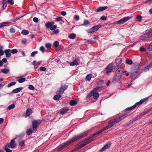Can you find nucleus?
<instances>
[{"label":"nucleus","mask_w":152,"mask_h":152,"mask_svg":"<svg viewBox=\"0 0 152 152\" xmlns=\"http://www.w3.org/2000/svg\"><path fill=\"white\" fill-rule=\"evenodd\" d=\"M86 135L87 134L86 133H83L80 134L79 135L75 136V137L69 140L68 142L66 143L61 144L60 147L58 148V150H59L62 149L64 148L67 146L71 143L72 142L77 141L80 139L86 136Z\"/></svg>","instance_id":"obj_1"},{"label":"nucleus","mask_w":152,"mask_h":152,"mask_svg":"<svg viewBox=\"0 0 152 152\" xmlns=\"http://www.w3.org/2000/svg\"><path fill=\"white\" fill-rule=\"evenodd\" d=\"M122 75V72L119 70L116 71L113 78V82L114 83L120 81Z\"/></svg>","instance_id":"obj_2"},{"label":"nucleus","mask_w":152,"mask_h":152,"mask_svg":"<svg viewBox=\"0 0 152 152\" xmlns=\"http://www.w3.org/2000/svg\"><path fill=\"white\" fill-rule=\"evenodd\" d=\"M130 19V17H126L117 21L116 22V23L118 24H122L126 22Z\"/></svg>","instance_id":"obj_3"},{"label":"nucleus","mask_w":152,"mask_h":152,"mask_svg":"<svg viewBox=\"0 0 152 152\" xmlns=\"http://www.w3.org/2000/svg\"><path fill=\"white\" fill-rule=\"evenodd\" d=\"M128 115V114L127 113H125L122 116L119 117L118 118L113 119V121H114L116 124L122 120L125 117L127 116Z\"/></svg>","instance_id":"obj_4"},{"label":"nucleus","mask_w":152,"mask_h":152,"mask_svg":"<svg viewBox=\"0 0 152 152\" xmlns=\"http://www.w3.org/2000/svg\"><path fill=\"white\" fill-rule=\"evenodd\" d=\"M100 26H101L100 25L95 26L89 29L88 30V32L89 33H91L94 32L100 28Z\"/></svg>","instance_id":"obj_5"},{"label":"nucleus","mask_w":152,"mask_h":152,"mask_svg":"<svg viewBox=\"0 0 152 152\" xmlns=\"http://www.w3.org/2000/svg\"><path fill=\"white\" fill-rule=\"evenodd\" d=\"M67 86L66 85H64L63 86H62L60 88L59 90L57 91V93L58 94H62L64 91L67 88Z\"/></svg>","instance_id":"obj_6"},{"label":"nucleus","mask_w":152,"mask_h":152,"mask_svg":"<svg viewBox=\"0 0 152 152\" xmlns=\"http://www.w3.org/2000/svg\"><path fill=\"white\" fill-rule=\"evenodd\" d=\"M113 64H110L107 66L104 71H105L106 73L108 75L109 73L112 71L113 69Z\"/></svg>","instance_id":"obj_7"},{"label":"nucleus","mask_w":152,"mask_h":152,"mask_svg":"<svg viewBox=\"0 0 152 152\" xmlns=\"http://www.w3.org/2000/svg\"><path fill=\"white\" fill-rule=\"evenodd\" d=\"M151 37L149 31L144 34L142 37V39L144 40H146L147 38Z\"/></svg>","instance_id":"obj_8"},{"label":"nucleus","mask_w":152,"mask_h":152,"mask_svg":"<svg viewBox=\"0 0 152 152\" xmlns=\"http://www.w3.org/2000/svg\"><path fill=\"white\" fill-rule=\"evenodd\" d=\"M78 59H75L72 62L69 63L71 66H77L78 65Z\"/></svg>","instance_id":"obj_9"},{"label":"nucleus","mask_w":152,"mask_h":152,"mask_svg":"<svg viewBox=\"0 0 152 152\" xmlns=\"http://www.w3.org/2000/svg\"><path fill=\"white\" fill-rule=\"evenodd\" d=\"M4 53H5L6 55V56L7 57H10L11 55V50L9 49H6L4 51Z\"/></svg>","instance_id":"obj_10"},{"label":"nucleus","mask_w":152,"mask_h":152,"mask_svg":"<svg viewBox=\"0 0 152 152\" xmlns=\"http://www.w3.org/2000/svg\"><path fill=\"white\" fill-rule=\"evenodd\" d=\"M91 93L92 94L93 96L94 99H97L99 97V94L97 92L93 91L91 92Z\"/></svg>","instance_id":"obj_11"},{"label":"nucleus","mask_w":152,"mask_h":152,"mask_svg":"<svg viewBox=\"0 0 152 152\" xmlns=\"http://www.w3.org/2000/svg\"><path fill=\"white\" fill-rule=\"evenodd\" d=\"M107 8V7H99L95 10V11L97 12H99L102 11L106 9Z\"/></svg>","instance_id":"obj_12"},{"label":"nucleus","mask_w":152,"mask_h":152,"mask_svg":"<svg viewBox=\"0 0 152 152\" xmlns=\"http://www.w3.org/2000/svg\"><path fill=\"white\" fill-rule=\"evenodd\" d=\"M32 111L31 110L28 108L27 109L26 113V117H28L32 113Z\"/></svg>","instance_id":"obj_13"},{"label":"nucleus","mask_w":152,"mask_h":152,"mask_svg":"<svg viewBox=\"0 0 152 152\" xmlns=\"http://www.w3.org/2000/svg\"><path fill=\"white\" fill-rule=\"evenodd\" d=\"M23 89V88L22 87L16 88L12 90V93L14 94L18 93L21 91Z\"/></svg>","instance_id":"obj_14"},{"label":"nucleus","mask_w":152,"mask_h":152,"mask_svg":"<svg viewBox=\"0 0 152 152\" xmlns=\"http://www.w3.org/2000/svg\"><path fill=\"white\" fill-rule=\"evenodd\" d=\"M86 144H84L83 143H81L77 147H75L74 149V151H76L78 150V149L84 147Z\"/></svg>","instance_id":"obj_15"},{"label":"nucleus","mask_w":152,"mask_h":152,"mask_svg":"<svg viewBox=\"0 0 152 152\" xmlns=\"http://www.w3.org/2000/svg\"><path fill=\"white\" fill-rule=\"evenodd\" d=\"M38 122L36 120H34L32 122V128L34 129L37 126Z\"/></svg>","instance_id":"obj_16"},{"label":"nucleus","mask_w":152,"mask_h":152,"mask_svg":"<svg viewBox=\"0 0 152 152\" xmlns=\"http://www.w3.org/2000/svg\"><path fill=\"white\" fill-rule=\"evenodd\" d=\"M68 109L67 108H64L61 109L60 110V113L61 115H63L66 113L68 111Z\"/></svg>","instance_id":"obj_17"},{"label":"nucleus","mask_w":152,"mask_h":152,"mask_svg":"<svg viewBox=\"0 0 152 152\" xmlns=\"http://www.w3.org/2000/svg\"><path fill=\"white\" fill-rule=\"evenodd\" d=\"M8 144L10 145V147L12 148H14L15 146V141L14 140H12L10 144Z\"/></svg>","instance_id":"obj_18"},{"label":"nucleus","mask_w":152,"mask_h":152,"mask_svg":"<svg viewBox=\"0 0 152 152\" xmlns=\"http://www.w3.org/2000/svg\"><path fill=\"white\" fill-rule=\"evenodd\" d=\"M34 130V129L32 128L27 129L26 130L27 134L28 135H30L32 133Z\"/></svg>","instance_id":"obj_19"},{"label":"nucleus","mask_w":152,"mask_h":152,"mask_svg":"<svg viewBox=\"0 0 152 152\" xmlns=\"http://www.w3.org/2000/svg\"><path fill=\"white\" fill-rule=\"evenodd\" d=\"M110 146V144H107L103 147L100 150L101 151H102L105 149L109 148Z\"/></svg>","instance_id":"obj_20"},{"label":"nucleus","mask_w":152,"mask_h":152,"mask_svg":"<svg viewBox=\"0 0 152 152\" xmlns=\"http://www.w3.org/2000/svg\"><path fill=\"white\" fill-rule=\"evenodd\" d=\"M9 148H10L9 144H7L4 147V148L6 152H12V151Z\"/></svg>","instance_id":"obj_21"},{"label":"nucleus","mask_w":152,"mask_h":152,"mask_svg":"<svg viewBox=\"0 0 152 152\" xmlns=\"http://www.w3.org/2000/svg\"><path fill=\"white\" fill-rule=\"evenodd\" d=\"M137 71H136L132 73L131 76V78L132 79H134L136 78L137 75Z\"/></svg>","instance_id":"obj_22"},{"label":"nucleus","mask_w":152,"mask_h":152,"mask_svg":"<svg viewBox=\"0 0 152 152\" xmlns=\"http://www.w3.org/2000/svg\"><path fill=\"white\" fill-rule=\"evenodd\" d=\"M9 69H1V71L0 72V73H2L4 74H6L9 73Z\"/></svg>","instance_id":"obj_23"},{"label":"nucleus","mask_w":152,"mask_h":152,"mask_svg":"<svg viewBox=\"0 0 152 152\" xmlns=\"http://www.w3.org/2000/svg\"><path fill=\"white\" fill-rule=\"evenodd\" d=\"M54 23L53 22H48L45 24V26L47 28H50L54 24Z\"/></svg>","instance_id":"obj_24"},{"label":"nucleus","mask_w":152,"mask_h":152,"mask_svg":"<svg viewBox=\"0 0 152 152\" xmlns=\"http://www.w3.org/2000/svg\"><path fill=\"white\" fill-rule=\"evenodd\" d=\"M76 37L75 34L74 33L71 34L68 36V37L69 39H75Z\"/></svg>","instance_id":"obj_25"},{"label":"nucleus","mask_w":152,"mask_h":152,"mask_svg":"<svg viewBox=\"0 0 152 152\" xmlns=\"http://www.w3.org/2000/svg\"><path fill=\"white\" fill-rule=\"evenodd\" d=\"M115 124V121H113V119L111 120L110 121H109L108 123V125H109L110 127L113 126Z\"/></svg>","instance_id":"obj_26"},{"label":"nucleus","mask_w":152,"mask_h":152,"mask_svg":"<svg viewBox=\"0 0 152 152\" xmlns=\"http://www.w3.org/2000/svg\"><path fill=\"white\" fill-rule=\"evenodd\" d=\"M103 131H102V130H99L97 132H96L92 136V137H95V136H98L99 135V134L101 133Z\"/></svg>","instance_id":"obj_27"},{"label":"nucleus","mask_w":152,"mask_h":152,"mask_svg":"<svg viewBox=\"0 0 152 152\" xmlns=\"http://www.w3.org/2000/svg\"><path fill=\"white\" fill-rule=\"evenodd\" d=\"M61 97V96L60 94L56 95L54 96L53 99L55 100H58Z\"/></svg>","instance_id":"obj_28"},{"label":"nucleus","mask_w":152,"mask_h":152,"mask_svg":"<svg viewBox=\"0 0 152 152\" xmlns=\"http://www.w3.org/2000/svg\"><path fill=\"white\" fill-rule=\"evenodd\" d=\"M121 62V58L117 59L116 60L115 63L118 66Z\"/></svg>","instance_id":"obj_29"},{"label":"nucleus","mask_w":152,"mask_h":152,"mask_svg":"<svg viewBox=\"0 0 152 152\" xmlns=\"http://www.w3.org/2000/svg\"><path fill=\"white\" fill-rule=\"evenodd\" d=\"M2 4L3 9H5L7 6V1L6 0H3Z\"/></svg>","instance_id":"obj_30"},{"label":"nucleus","mask_w":152,"mask_h":152,"mask_svg":"<svg viewBox=\"0 0 152 152\" xmlns=\"http://www.w3.org/2000/svg\"><path fill=\"white\" fill-rule=\"evenodd\" d=\"M77 104V102L75 100H72L70 102V104L71 106H74L76 105Z\"/></svg>","instance_id":"obj_31"},{"label":"nucleus","mask_w":152,"mask_h":152,"mask_svg":"<svg viewBox=\"0 0 152 152\" xmlns=\"http://www.w3.org/2000/svg\"><path fill=\"white\" fill-rule=\"evenodd\" d=\"M136 104H135L134 105L131 107H128L127 108H126V110H132L134 108H135L136 107Z\"/></svg>","instance_id":"obj_32"},{"label":"nucleus","mask_w":152,"mask_h":152,"mask_svg":"<svg viewBox=\"0 0 152 152\" xmlns=\"http://www.w3.org/2000/svg\"><path fill=\"white\" fill-rule=\"evenodd\" d=\"M15 107V105L14 104H12L8 106L7 108L9 110H11L12 109Z\"/></svg>","instance_id":"obj_33"},{"label":"nucleus","mask_w":152,"mask_h":152,"mask_svg":"<svg viewBox=\"0 0 152 152\" xmlns=\"http://www.w3.org/2000/svg\"><path fill=\"white\" fill-rule=\"evenodd\" d=\"M28 31L26 30H23L21 31V33L24 35H26L28 34Z\"/></svg>","instance_id":"obj_34"},{"label":"nucleus","mask_w":152,"mask_h":152,"mask_svg":"<svg viewBox=\"0 0 152 152\" xmlns=\"http://www.w3.org/2000/svg\"><path fill=\"white\" fill-rule=\"evenodd\" d=\"M26 80L25 78H20L18 80V82L19 83H21L24 82Z\"/></svg>","instance_id":"obj_35"},{"label":"nucleus","mask_w":152,"mask_h":152,"mask_svg":"<svg viewBox=\"0 0 152 152\" xmlns=\"http://www.w3.org/2000/svg\"><path fill=\"white\" fill-rule=\"evenodd\" d=\"M92 77V75L91 74H89L87 75L86 80H87L89 81L91 80Z\"/></svg>","instance_id":"obj_36"},{"label":"nucleus","mask_w":152,"mask_h":152,"mask_svg":"<svg viewBox=\"0 0 152 152\" xmlns=\"http://www.w3.org/2000/svg\"><path fill=\"white\" fill-rule=\"evenodd\" d=\"M55 20L57 22L63 21L62 18L61 17H58L55 18Z\"/></svg>","instance_id":"obj_37"},{"label":"nucleus","mask_w":152,"mask_h":152,"mask_svg":"<svg viewBox=\"0 0 152 152\" xmlns=\"http://www.w3.org/2000/svg\"><path fill=\"white\" fill-rule=\"evenodd\" d=\"M24 142L25 141L23 140L20 141L19 143V146L21 147L23 146L24 143Z\"/></svg>","instance_id":"obj_38"},{"label":"nucleus","mask_w":152,"mask_h":152,"mask_svg":"<svg viewBox=\"0 0 152 152\" xmlns=\"http://www.w3.org/2000/svg\"><path fill=\"white\" fill-rule=\"evenodd\" d=\"M18 52L17 49H15L11 50V53L13 54L17 53Z\"/></svg>","instance_id":"obj_39"},{"label":"nucleus","mask_w":152,"mask_h":152,"mask_svg":"<svg viewBox=\"0 0 152 152\" xmlns=\"http://www.w3.org/2000/svg\"><path fill=\"white\" fill-rule=\"evenodd\" d=\"M16 84V83L15 82H12L10 83H9L7 85L8 87H10L12 86H14Z\"/></svg>","instance_id":"obj_40"},{"label":"nucleus","mask_w":152,"mask_h":152,"mask_svg":"<svg viewBox=\"0 0 152 152\" xmlns=\"http://www.w3.org/2000/svg\"><path fill=\"white\" fill-rule=\"evenodd\" d=\"M57 28V26L56 25H54L53 26H51L50 29V30L51 31H54L55 29H56Z\"/></svg>","instance_id":"obj_41"},{"label":"nucleus","mask_w":152,"mask_h":152,"mask_svg":"<svg viewBox=\"0 0 152 152\" xmlns=\"http://www.w3.org/2000/svg\"><path fill=\"white\" fill-rule=\"evenodd\" d=\"M53 44L55 47H57L59 45V42L57 41H55L53 43Z\"/></svg>","instance_id":"obj_42"},{"label":"nucleus","mask_w":152,"mask_h":152,"mask_svg":"<svg viewBox=\"0 0 152 152\" xmlns=\"http://www.w3.org/2000/svg\"><path fill=\"white\" fill-rule=\"evenodd\" d=\"M136 18L138 20V21H140L142 18V17L140 15H137L136 17Z\"/></svg>","instance_id":"obj_43"},{"label":"nucleus","mask_w":152,"mask_h":152,"mask_svg":"<svg viewBox=\"0 0 152 152\" xmlns=\"http://www.w3.org/2000/svg\"><path fill=\"white\" fill-rule=\"evenodd\" d=\"M122 72V75H123V77H125L124 76V74H125L126 76H128L129 75V74L128 73H127L126 71H121Z\"/></svg>","instance_id":"obj_44"},{"label":"nucleus","mask_w":152,"mask_h":152,"mask_svg":"<svg viewBox=\"0 0 152 152\" xmlns=\"http://www.w3.org/2000/svg\"><path fill=\"white\" fill-rule=\"evenodd\" d=\"M2 27L7 26L9 25L10 24V23L9 22H3L1 23Z\"/></svg>","instance_id":"obj_45"},{"label":"nucleus","mask_w":152,"mask_h":152,"mask_svg":"<svg viewBox=\"0 0 152 152\" xmlns=\"http://www.w3.org/2000/svg\"><path fill=\"white\" fill-rule=\"evenodd\" d=\"M148 49L150 51L152 50V42L149 45Z\"/></svg>","instance_id":"obj_46"},{"label":"nucleus","mask_w":152,"mask_h":152,"mask_svg":"<svg viewBox=\"0 0 152 152\" xmlns=\"http://www.w3.org/2000/svg\"><path fill=\"white\" fill-rule=\"evenodd\" d=\"M126 62L128 64H131L132 63V61L131 60L127 59L126 60Z\"/></svg>","instance_id":"obj_47"},{"label":"nucleus","mask_w":152,"mask_h":152,"mask_svg":"<svg viewBox=\"0 0 152 152\" xmlns=\"http://www.w3.org/2000/svg\"><path fill=\"white\" fill-rule=\"evenodd\" d=\"M39 69L41 71H44L46 70V68L45 67L41 66L40 68Z\"/></svg>","instance_id":"obj_48"},{"label":"nucleus","mask_w":152,"mask_h":152,"mask_svg":"<svg viewBox=\"0 0 152 152\" xmlns=\"http://www.w3.org/2000/svg\"><path fill=\"white\" fill-rule=\"evenodd\" d=\"M28 88L29 89L31 90H34V86L31 85H29Z\"/></svg>","instance_id":"obj_49"},{"label":"nucleus","mask_w":152,"mask_h":152,"mask_svg":"<svg viewBox=\"0 0 152 152\" xmlns=\"http://www.w3.org/2000/svg\"><path fill=\"white\" fill-rule=\"evenodd\" d=\"M93 140L92 137H91L89 138H88L87 141V143H88L91 141H92Z\"/></svg>","instance_id":"obj_50"},{"label":"nucleus","mask_w":152,"mask_h":152,"mask_svg":"<svg viewBox=\"0 0 152 152\" xmlns=\"http://www.w3.org/2000/svg\"><path fill=\"white\" fill-rule=\"evenodd\" d=\"M38 52L37 51L33 52L31 53V56L32 57H34L36 54Z\"/></svg>","instance_id":"obj_51"},{"label":"nucleus","mask_w":152,"mask_h":152,"mask_svg":"<svg viewBox=\"0 0 152 152\" xmlns=\"http://www.w3.org/2000/svg\"><path fill=\"white\" fill-rule=\"evenodd\" d=\"M10 33H14L15 32V30L13 28H11L10 30Z\"/></svg>","instance_id":"obj_52"},{"label":"nucleus","mask_w":152,"mask_h":152,"mask_svg":"<svg viewBox=\"0 0 152 152\" xmlns=\"http://www.w3.org/2000/svg\"><path fill=\"white\" fill-rule=\"evenodd\" d=\"M100 20H107V18L104 16H102L100 18Z\"/></svg>","instance_id":"obj_53"},{"label":"nucleus","mask_w":152,"mask_h":152,"mask_svg":"<svg viewBox=\"0 0 152 152\" xmlns=\"http://www.w3.org/2000/svg\"><path fill=\"white\" fill-rule=\"evenodd\" d=\"M39 50L42 52V53H43L45 51V48L43 46H41L39 48Z\"/></svg>","instance_id":"obj_54"},{"label":"nucleus","mask_w":152,"mask_h":152,"mask_svg":"<svg viewBox=\"0 0 152 152\" xmlns=\"http://www.w3.org/2000/svg\"><path fill=\"white\" fill-rule=\"evenodd\" d=\"M8 3L11 5H13L14 4L13 0H8L7 1Z\"/></svg>","instance_id":"obj_55"},{"label":"nucleus","mask_w":152,"mask_h":152,"mask_svg":"<svg viewBox=\"0 0 152 152\" xmlns=\"http://www.w3.org/2000/svg\"><path fill=\"white\" fill-rule=\"evenodd\" d=\"M101 89V88L99 87H96L94 89L93 91H99Z\"/></svg>","instance_id":"obj_56"},{"label":"nucleus","mask_w":152,"mask_h":152,"mask_svg":"<svg viewBox=\"0 0 152 152\" xmlns=\"http://www.w3.org/2000/svg\"><path fill=\"white\" fill-rule=\"evenodd\" d=\"M51 45L50 43H47L45 45V47L47 48H50L51 47Z\"/></svg>","instance_id":"obj_57"},{"label":"nucleus","mask_w":152,"mask_h":152,"mask_svg":"<svg viewBox=\"0 0 152 152\" xmlns=\"http://www.w3.org/2000/svg\"><path fill=\"white\" fill-rule=\"evenodd\" d=\"M38 20V19L36 17H34L33 19V21L35 23H37Z\"/></svg>","instance_id":"obj_58"},{"label":"nucleus","mask_w":152,"mask_h":152,"mask_svg":"<svg viewBox=\"0 0 152 152\" xmlns=\"http://www.w3.org/2000/svg\"><path fill=\"white\" fill-rule=\"evenodd\" d=\"M148 99V97L145 98L141 100V102H142V103H143L145 102Z\"/></svg>","instance_id":"obj_59"},{"label":"nucleus","mask_w":152,"mask_h":152,"mask_svg":"<svg viewBox=\"0 0 152 152\" xmlns=\"http://www.w3.org/2000/svg\"><path fill=\"white\" fill-rule=\"evenodd\" d=\"M86 42L88 44H92L93 43L92 41L91 40H87Z\"/></svg>","instance_id":"obj_60"},{"label":"nucleus","mask_w":152,"mask_h":152,"mask_svg":"<svg viewBox=\"0 0 152 152\" xmlns=\"http://www.w3.org/2000/svg\"><path fill=\"white\" fill-rule=\"evenodd\" d=\"M61 13L63 16H65L66 15V12L64 11L61 12Z\"/></svg>","instance_id":"obj_61"},{"label":"nucleus","mask_w":152,"mask_h":152,"mask_svg":"<svg viewBox=\"0 0 152 152\" xmlns=\"http://www.w3.org/2000/svg\"><path fill=\"white\" fill-rule=\"evenodd\" d=\"M150 68L148 66H147L145 68L144 70L145 71H147Z\"/></svg>","instance_id":"obj_62"},{"label":"nucleus","mask_w":152,"mask_h":152,"mask_svg":"<svg viewBox=\"0 0 152 152\" xmlns=\"http://www.w3.org/2000/svg\"><path fill=\"white\" fill-rule=\"evenodd\" d=\"M140 50L141 52H144L145 51V48L141 47L140 48Z\"/></svg>","instance_id":"obj_63"},{"label":"nucleus","mask_w":152,"mask_h":152,"mask_svg":"<svg viewBox=\"0 0 152 152\" xmlns=\"http://www.w3.org/2000/svg\"><path fill=\"white\" fill-rule=\"evenodd\" d=\"M21 42L23 44H25L26 42V39H24L22 40Z\"/></svg>","instance_id":"obj_64"}]
</instances>
